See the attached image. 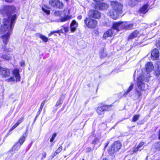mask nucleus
I'll return each mask as SVG.
<instances>
[{
    "label": "nucleus",
    "instance_id": "2f4dec72",
    "mask_svg": "<svg viewBox=\"0 0 160 160\" xmlns=\"http://www.w3.org/2000/svg\"><path fill=\"white\" fill-rule=\"evenodd\" d=\"M20 147V145H19L18 143L13 147V149L14 150H18Z\"/></svg>",
    "mask_w": 160,
    "mask_h": 160
},
{
    "label": "nucleus",
    "instance_id": "20e7f679",
    "mask_svg": "<svg viewBox=\"0 0 160 160\" xmlns=\"http://www.w3.org/2000/svg\"><path fill=\"white\" fill-rule=\"evenodd\" d=\"M86 26L88 28L94 29L96 28L98 24V22L96 20L91 18H86L84 20Z\"/></svg>",
    "mask_w": 160,
    "mask_h": 160
},
{
    "label": "nucleus",
    "instance_id": "473e14b6",
    "mask_svg": "<svg viewBox=\"0 0 160 160\" xmlns=\"http://www.w3.org/2000/svg\"><path fill=\"white\" fill-rule=\"evenodd\" d=\"M54 14L56 16L60 17L61 16V12L59 11H56L54 12Z\"/></svg>",
    "mask_w": 160,
    "mask_h": 160
},
{
    "label": "nucleus",
    "instance_id": "49530a36",
    "mask_svg": "<svg viewBox=\"0 0 160 160\" xmlns=\"http://www.w3.org/2000/svg\"><path fill=\"white\" fill-rule=\"evenodd\" d=\"M45 102L44 101H43L41 105V107H43L44 106V103H45Z\"/></svg>",
    "mask_w": 160,
    "mask_h": 160
},
{
    "label": "nucleus",
    "instance_id": "39448f33",
    "mask_svg": "<svg viewBox=\"0 0 160 160\" xmlns=\"http://www.w3.org/2000/svg\"><path fill=\"white\" fill-rule=\"evenodd\" d=\"M112 106L111 105H104L99 106L97 109L96 112L99 115H103L104 112L110 110Z\"/></svg>",
    "mask_w": 160,
    "mask_h": 160
},
{
    "label": "nucleus",
    "instance_id": "c85d7f7f",
    "mask_svg": "<svg viewBox=\"0 0 160 160\" xmlns=\"http://www.w3.org/2000/svg\"><path fill=\"white\" fill-rule=\"evenodd\" d=\"M140 115L139 114H136L133 117L132 122H136L139 119Z\"/></svg>",
    "mask_w": 160,
    "mask_h": 160
},
{
    "label": "nucleus",
    "instance_id": "72a5a7b5",
    "mask_svg": "<svg viewBox=\"0 0 160 160\" xmlns=\"http://www.w3.org/2000/svg\"><path fill=\"white\" fill-rule=\"evenodd\" d=\"M69 19V17L67 16H65L64 18H61L60 21L61 22H63L66 21L68 20Z\"/></svg>",
    "mask_w": 160,
    "mask_h": 160
},
{
    "label": "nucleus",
    "instance_id": "1a4fd4ad",
    "mask_svg": "<svg viewBox=\"0 0 160 160\" xmlns=\"http://www.w3.org/2000/svg\"><path fill=\"white\" fill-rule=\"evenodd\" d=\"M159 54L158 49L156 48L154 49L151 52V59L154 60L157 59L159 57Z\"/></svg>",
    "mask_w": 160,
    "mask_h": 160
},
{
    "label": "nucleus",
    "instance_id": "4be33fe9",
    "mask_svg": "<svg viewBox=\"0 0 160 160\" xmlns=\"http://www.w3.org/2000/svg\"><path fill=\"white\" fill-rule=\"evenodd\" d=\"M27 136V133L26 132L24 135L22 136L20 138L18 143H19L20 145L22 144L25 140V138Z\"/></svg>",
    "mask_w": 160,
    "mask_h": 160
},
{
    "label": "nucleus",
    "instance_id": "603ef678",
    "mask_svg": "<svg viewBox=\"0 0 160 160\" xmlns=\"http://www.w3.org/2000/svg\"><path fill=\"white\" fill-rule=\"evenodd\" d=\"M66 1L68 2V0H65Z\"/></svg>",
    "mask_w": 160,
    "mask_h": 160
},
{
    "label": "nucleus",
    "instance_id": "f8f14e48",
    "mask_svg": "<svg viewBox=\"0 0 160 160\" xmlns=\"http://www.w3.org/2000/svg\"><path fill=\"white\" fill-rule=\"evenodd\" d=\"M12 73L15 77L16 82L20 81L21 77L19 73V70L18 69H14L12 71Z\"/></svg>",
    "mask_w": 160,
    "mask_h": 160
},
{
    "label": "nucleus",
    "instance_id": "9d476101",
    "mask_svg": "<svg viewBox=\"0 0 160 160\" xmlns=\"http://www.w3.org/2000/svg\"><path fill=\"white\" fill-rule=\"evenodd\" d=\"M108 7L109 6L107 4L104 3H100L98 4V3H96L95 5L96 8H98L101 10L107 9Z\"/></svg>",
    "mask_w": 160,
    "mask_h": 160
},
{
    "label": "nucleus",
    "instance_id": "0eeeda50",
    "mask_svg": "<svg viewBox=\"0 0 160 160\" xmlns=\"http://www.w3.org/2000/svg\"><path fill=\"white\" fill-rule=\"evenodd\" d=\"M49 4L53 7L62 8L63 7V3L59 0H50Z\"/></svg>",
    "mask_w": 160,
    "mask_h": 160
},
{
    "label": "nucleus",
    "instance_id": "864d4df0",
    "mask_svg": "<svg viewBox=\"0 0 160 160\" xmlns=\"http://www.w3.org/2000/svg\"><path fill=\"white\" fill-rule=\"evenodd\" d=\"M82 160H85L84 159H82Z\"/></svg>",
    "mask_w": 160,
    "mask_h": 160
},
{
    "label": "nucleus",
    "instance_id": "79ce46f5",
    "mask_svg": "<svg viewBox=\"0 0 160 160\" xmlns=\"http://www.w3.org/2000/svg\"><path fill=\"white\" fill-rule=\"evenodd\" d=\"M42 10L45 12L46 14H49L50 13V11L46 10L45 9H44L43 8H42Z\"/></svg>",
    "mask_w": 160,
    "mask_h": 160
},
{
    "label": "nucleus",
    "instance_id": "de8ad7c7",
    "mask_svg": "<svg viewBox=\"0 0 160 160\" xmlns=\"http://www.w3.org/2000/svg\"><path fill=\"white\" fill-rule=\"evenodd\" d=\"M109 143V142H108L107 143H106L105 146V148H106L107 146L108 145V144Z\"/></svg>",
    "mask_w": 160,
    "mask_h": 160
},
{
    "label": "nucleus",
    "instance_id": "6e6552de",
    "mask_svg": "<svg viewBox=\"0 0 160 160\" xmlns=\"http://www.w3.org/2000/svg\"><path fill=\"white\" fill-rule=\"evenodd\" d=\"M89 16L91 18L98 19L100 18L101 13L96 10H91L89 13Z\"/></svg>",
    "mask_w": 160,
    "mask_h": 160
},
{
    "label": "nucleus",
    "instance_id": "f3484780",
    "mask_svg": "<svg viewBox=\"0 0 160 160\" xmlns=\"http://www.w3.org/2000/svg\"><path fill=\"white\" fill-rule=\"evenodd\" d=\"M113 145V148H114L116 152L118 151L121 148V143L117 141L114 143Z\"/></svg>",
    "mask_w": 160,
    "mask_h": 160
},
{
    "label": "nucleus",
    "instance_id": "ddd939ff",
    "mask_svg": "<svg viewBox=\"0 0 160 160\" xmlns=\"http://www.w3.org/2000/svg\"><path fill=\"white\" fill-rule=\"evenodd\" d=\"M113 30L112 29H109L105 32L103 35V38L106 39L107 37L112 36L113 33Z\"/></svg>",
    "mask_w": 160,
    "mask_h": 160
},
{
    "label": "nucleus",
    "instance_id": "c756f323",
    "mask_svg": "<svg viewBox=\"0 0 160 160\" xmlns=\"http://www.w3.org/2000/svg\"><path fill=\"white\" fill-rule=\"evenodd\" d=\"M39 37L45 42H47L48 40V38L44 35H40Z\"/></svg>",
    "mask_w": 160,
    "mask_h": 160
},
{
    "label": "nucleus",
    "instance_id": "a19ab883",
    "mask_svg": "<svg viewBox=\"0 0 160 160\" xmlns=\"http://www.w3.org/2000/svg\"><path fill=\"white\" fill-rule=\"evenodd\" d=\"M63 28V29H64V31L66 32H68V27H64L63 26H62Z\"/></svg>",
    "mask_w": 160,
    "mask_h": 160
},
{
    "label": "nucleus",
    "instance_id": "37998d69",
    "mask_svg": "<svg viewBox=\"0 0 160 160\" xmlns=\"http://www.w3.org/2000/svg\"><path fill=\"white\" fill-rule=\"evenodd\" d=\"M20 64L21 66H24L25 65V62L24 61H22L20 62Z\"/></svg>",
    "mask_w": 160,
    "mask_h": 160
},
{
    "label": "nucleus",
    "instance_id": "58836bf2",
    "mask_svg": "<svg viewBox=\"0 0 160 160\" xmlns=\"http://www.w3.org/2000/svg\"><path fill=\"white\" fill-rule=\"evenodd\" d=\"M56 135H57V134H56V133H54L53 134L52 138L50 139V141L51 142H52L53 141V140L55 139Z\"/></svg>",
    "mask_w": 160,
    "mask_h": 160
},
{
    "label": "nucleus",
    "instance_id": "09e8293b",
    "mask_svg": "<svg viewBox=\"0 0 160 160\" xmlns=\"http://www.w3.org/2000/svg\"><path fill=\"white\" fill-rule=\"evenodd\" d=\"M158 135V138L159 139H160V129L159 131Z\"/></svg>",
    "mask_w": 160,
    "mask_h": 160
},
{
    "label": "nucleus",
    "instance_id": "3c124183",
    "mask_svg": "<svg viewBox=\"0 0 160 160\" xmlns=\"http://www.w3.org/2000/svg\"><path fill=\"white\" fill-rule=\"evenodd\" d=\"M42 107H41V106H40V110H41L42 108Z\"/></svg>",
    "mask_w": 160,
    "mask_h": 160
},
{
    "label": "nucleus",
    "instance_id": "a18cd8bd",
    "mask_svg": "<svg viewBox=\"0 0 160 160\" xmlns=\"http://www.w3.org/2000/svg\"><path fill=\"white\" fill-rule=\"evenodd\" d=\"M82 15H79L77 17V19L78 20H81L82 19Z\"/></svg>",
    "mask_w": 160,
    "mask_h": 160
},
{
    "label": "nucleus",
    "instance_id": "c9c22d12",
    "mask_svg": "<svg viewBox=\"0 0 160 160\" xmlns=\"http://www.w3.org/2000/svg\"><path fill=\"white\" fill-rule=\"evenodd\" d=\"M59 33V32H62V33H63V32H62V29H61L59 30H58V31H54V32H51L50 34H49V36H50L51 35L53 34V33Z\"/></svg>",
    "mask_w": 160,
    "mask_h": 160
},
{
    "label": "nucleus",
    "instance_id": "cd10ccee",
    "mask_svg": "<svg viewBox=\"0 0 160 160\" xmlns=\"http://www.w3.org/2000/svg\"><path fill=\"white\" fill-rule=\"evenodd\" d=\"M116 152L114 148H113V146L111 147L108 149V152L110 154H112Z\"/></svg>",
    "mask_w": 160,
    "mask_h": 160
},
{
    "label": "nucleus",
    "instance_id": "f03ea898",
    "mask_svg": "<svg viewBox=\"0 0 160 160\" xmlns=\"http://www.w3.org/2000/svg\"><path fill=\"white\" fill-rule=\"evenodd\" d=\"M112 10L108 13V15L114 19H116L122 13L123 4L117 1H112L110 4Z\"/></svg>",
    "mask_w": 160,
    "mask_h": 160
},
{
    "label": "nucleus",
    "instance_id": "c03bdc74",
    "mask_svg": "<svg viewBox=\"0 0 160 160\" xmlns=\"http://www.w3.org/2000/svg\"><path fill=\"white\" fill-rule=\"evenodd\" d=\"M92 150V149L90 148H88L86 149L87 152H89Z\"/></svg>",
    "mask_w": 160,
    "mask_h": 160
},
{
    "label": "nucleus",
    "instance_id": "4c0bfd02",
    "mask_svg": "<svg viewBox=\"0 0 160 160\" xmlns=\"http://www.w3.org/2000/svg\"><path fill=\"white\" fill-rule=\"evenodd\" d=\"M156 148L158 150H160V142H158L156 143Z\"/></svg>",
    "mask_w": 160,
    "mask_h": 160
},
{
    "label": "nucleus",
    "instance_id": "8fccbe9b",
    "mask_svg": "<svg viewBox=\"0 0 160 160\" xmlns=\"http://www.w3.org/2000/svg\"><path fill=\"white\" fill-rule=\"evenodd\" d=\"M13 0H5V1L6 2H11Z\"/></svg>",
    "mask_w": 160,
    "mask_h": 160
},
{
    "label": "nucleus",
    "instance_id": "4468645a",
    "mask_svg": "<svg viewBox=\"0 0 160 160\" xmlns=\"http://www.w3.org/2000/svg\"><path fill=\"white\" fill-rule=\"evenodd\" d=\"M144 142H141L137 147H134L133 148V152H136L138 151H140L142 150L143 149V148L142 147L144 145Z\"/></svg>",
    "mask_w": 160,
    "mask_h": 160
},
{
    "label": "nucleus",
    "instance_id": "412c9836",
    "mask_svg": "<svg viewBox=\"0 0 160 160\" xmlns=\"http://www.w3.org/2000/svg\"><path fill=\"white\" fill-rule=\"evenodd\" d=\"M23 120V118H20L19 120L17 121V122L15 123L10 129V130L12 131L16 128L20 123H21Z\"/></svg>",
    "mask_w": 160,
    "mask_h": 160
},
{
    "label": "nucleus",
    "instance_id": "393cba45",
    "mask_svg": "<svg viewBox=\"0 0 160 160\" xmlns=\"http://www.w3.org/2000/svg\"><path fill=\"white\" fill-rule=\"evenodd\" d=\"M1 58L5 60L8 61L12 59V58L9 55H3L1 56Z\"/></svg>",
    "mask_w": 160,
    "mask_h": 160
},
{
    "label": "nucleus",
    "instance_id": "a211bd4d",
    "mask_svg": "<svg viewBox=\"0 0 160 160\" xmlns=\"http://www.w3.org/2000/svg\"><path fill=\"white\" fill-rule=\"evenodd\" d=\"M139 32L137 30H135L132 32L128 37L129 39H132L136 37L139 34Z\"/></svg>",
    "mask_w": 160,
    "mask_h": 160
},
{
    "label": "nucleus",
    "instance_id": "9b49d317",
    "mask_svg": "<svg viewBox=\"0 0 160 160\" xmlns=\"http://www.w3.org/2000/svg\"><path fill=\"white\" fill-rule=\"evenodd\" d=\"M78 27V23L75 20H73L70 25V30L71 32H73L76 30Z\"/></svg>",
    "mask_w": 160,
    "mask_h": 160
},
{
    "label": "nucleus",
    "instance_id": "423d86ee",
    "mask_svg": "<svg viewBox=\"0 0 160 160\" xmlns=\"http://www.w3.org/2000/svg\"><path fill=\"white\" fill-rule=\"evenodd\" d=\"M11 73L9 69L0 68V74L2 78H7L10 76Z\"/></svg>",
    "mask_w": 160,
    "mask_h": 160
},
{
    "label": "nucleus",
    "instance_id": "dca6fc26",
    "mask_svg": "<svg viewBox=\"0 0 160 160\" xmlns=\"http://www.w3.org/2000/svg\"><path fill=\"white\" fill-rule=\"evenodd\" d=\"M122 23V22H115L113 24V28L118 31H119L120 27H121V26H122L121 25Z\"/></svg>",
    "mask_w": 160,
    "mask_h": 160
},
{
    "label": "nucleus",
    "instance_id": "aec40b11",
    "mask_svg": "<svg viewBox=\"0 0 160 160\" xmlns=\"http://www.w3.org/2000/svg\"><path fill=\"white\" fill-rule=\"evenodd\" d=\"M133 24H123L122 25V26H121V28L125 29H130L133 28Z\"/></svg>",
    "mask_w": 160,
    "mask_h": 160
},
{
    "label": "nucleus",
    "instance_id": "6ab92c4d",
    "mask_svg": "<svg viewBox=\"0 0 160 160\" xmlns=\"http://www.w3.org/2000/svg\"><path fill=\"white\" fill-rule=\"evenodd\" d=\"M138 2L136 0H128V5L131 7H133L138 4Z\"/></svg>",
    "mask_w": 160,
    "mask_h": 160
},
{
    "label": "nucleus",
    "instance_id": "ea45409f",
    "mask_svg": "<svg viewBox=\"0 0 160 160\" xmlns=\"http://www.w3.org/2000/svg\"><path fill=\"white\" fill-rule=\"evenodd\" d=\"M99 139L97 138H95L94 140L93 141V142H92V143L93 144H96L99 142Z\"/></svg>",
    "mask_w": 160,
    "mask_h": 160
},
{
    "label": "nucleus",
    "instance_id": "5fc2aeb1",
    "mask_svg": "<svg viewBox=\"0 0 160 160\" xmlns=\"http://www.w3.org/2000/svg\"><path fill=\"white\" fill-rule=\"evenodd\" d=\"M159 44H160V43H159Z\"/></svg>",
    "mask_w": 160,
    "mask_h": 160
},
{
    "label": "nucleus",
    "instance_id": "e433bc0d",
    "mask_svg": "<svg viewBox=\"0 0 160 160\" xmlns=\"http://www.w3.org/2000/svg\"><path fill=\"white\" fill-rule=\"evenodd\" d=\"M62 103V102L61 99V98H60L58 101H57L56 106H58L59 105L61 104Z\"/></svg>",
    "mask_w": 160,
    "mask_h": 160
},
{
    "label": "nucleus",
    "instance_id": "f704fd0d",
    "mask_svg": "<svg viewBox=\"0 0 160 160\" xmlns=\"http://www.w3.org/2000/svg\"><path fill=\"white\" fill-rule=\"evenodd\" d=\"M135 91L137 93L139 97H140L142 95V93L140 91H139L138 90V89L136 88L135 89Z\"/></svg>",
    "mask_w": 160,
    "mask_h": 160
},
{
    "label": "nucleus",
    "instance_id": "b1692460",
    "mask_svg": "<svg viewBox=\"0 0 160 160\" xmlns=\"http://www.w3.org/2000/svg\"><path fill=\"white\" fill-rule=\"evenodd\" d=\"M155 74L157 77L160 78V64H159L158 68L155 71Z\"/></svg>",
    "mask_w": 160,
    "mask_h": 160
},
{
    "label": "nucleus",
    "instance_id": "bb28decb",
    "mask_svg": "<svg viewBox=\"0 0 160 160\" xmlns=\"http://www.w3.org/2000/svg\"><path fill=\"white\" fill-rule=\"evenodd\" d=\"M62 150V147H60L52 155V157H54L56 156L58 154L60 153Z\"/></svg>",
    "mask_w": 160,
    "mask_h": 160
},
{
    "label": "nucleus",
    "instance_id": "5701e85b",
    "mask_svg": "<svg viewBox=\"0 0 160 160\" xmlns=\"http://www.w3.org/2000/svg\"><path fill=\"white\" fill-rule=\"evenodd\" d=\"M148 6L147 5H145L140 9V12L142 13H145L148 11Z\"/></svg>",
    "mask_w": 160,
    "mask_h": 160
},
{
    "label": "nucleus",
    "instance_id": "2eb2a0df",
    "mask_svg": "<svg viewBox=\"0 0 160 160\" xmlns=\"http://www.w3.org/2000/svg\"><path fill=\"white\" fill-rule=\"evenodd\" d=\"M154 66L151 62H148L146 65V68L147 72H149L152 71L153 69Z\"/></svg>",
    "mask_w": 160,
    "mask_h": 160
},
{
    "label": "nucleus",
    "instance_id": "7ed1b4c3",
    "mask_svg": "<svg viewBox=\"0 0 160 160\" xmlns=\"http://www.w3.org/2000/svg\"><path fill=\"white\" fill-rule=\"evenodd\" d=\"M149 74L147 73V75L141 74L137 78V85L138 88L142 91L147 90L148 88V86L145 82L149 80Z\"/></svg>",
    "mask_w": 160,
    "mask_h": 160
},
{
    "label": "nucleus",
    "instance_id": "7c9ffc66",
    "mask_svg": "<svg viewBox=\"0 0 160 160\" xmlns=\"http://www.w3.org/2000/svg\"><path fill=\"white\" fill-rule=\"evenodd\" d=\"M6 81L9 82L16 81V79H15L14 77H11L6 80Z\"/></svg>",
    "mask_w": 160,
    "mask_h": 160
},
{
    "label": "nucleus",
    "instance_id": "f257e3e1",
    "mask_svg": "<svg viewBox=\"0 0 160 160\" xmlns=\"http://www.w3.org/2000/svg\"><path fill=\"white\" fill-rule=\"evenodd\" d=\"M16 8L13 6L3 5L1 6L0 9V13L3 15H7V18L3 19L2 23L0 29V34L7 31L6 35L1 36L0 38L5 45L8 42L10 35L11 33L12 28L15 23V21L16 18V15L11 16L10 14L13 12Z\"/></svg>",
    "mask_w": 160,
    "mask_h": 160
},
{
    "label": "nucleus",
    "instance_id": "a878e982",
    "mask_svg": "<svg viewBox=\"0 0 160 160\" xmlns=\"http://www.w3.org/2000/svg\"><path fill=\"white\" fill-rule=\"evenodd\" d=\"M133 84L131 83L130 87L125 92L124 94L127 95L129 92H130L133 89Z\"/></svg>",
    "mask_w": 160,
    "mask_h": 160
}]
</instances>
